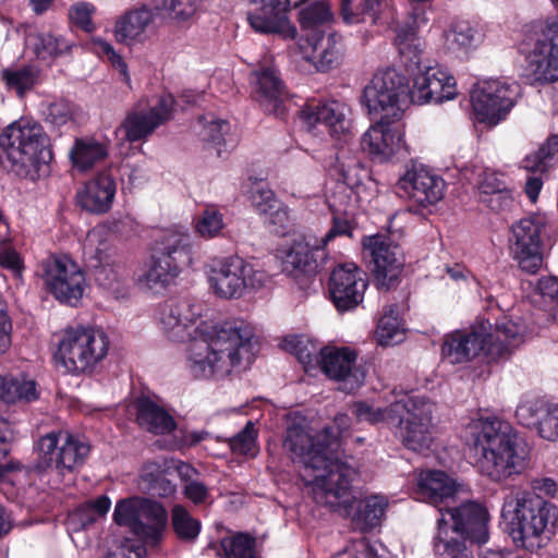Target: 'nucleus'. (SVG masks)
<instances>
[{"instance_id":"1","label":"nucleus","mask_w":558,"mask_h":558,"mask_svg":"<svg viewBox=\"0 0 558 558\" xmlns=\"http://www.w3.org/2000/svg\"><path fill=\"white\" fill-rule=\"evenodd\" d=\"M411 102L410 80L393 68L377 71L363 88L361 104L375 123L361 137V148L372 160L409 154L401 120Z\"/></svg>"},{"instance_id":"2","label":"nucleus","mask_w":558,"mask_h":558,"mask_svg":"<svg viewBox=\"0 0 558 558\" xmlns=\"http://www.w3.org/2000/svg\"><path fill=\"white\" fill-rule=\"evenodd\" d=\"M486 316L463 329L444 336L441 356L450 364H463L483 354L488 361H497L511 354L526 332L521 318L513 319L500 307L494 296L486 299Z\"/></svg>"},{"instance_id":"3","label":"nucleus","mask_w":558,"mask_h":558,"mask_svg":"<svg viewBox=\"0 0 558 558\" xmlns=\"http://www.w3.org/2000/svg\"><path fill=\"white\" fill-rule=\"evenodd\" d=\"M187 347L186 364L196 379L225 376L254 357L253 333L234 323L202 322Z\"/></svg>"},{"instance_id":"4","label":"nucleus","mask_w":558,"mask_h":558,"mask_svg":"<svg viewBox=\"0 0 558 558\" xmlns=\"http://www.w3.org/2000/svg\"><path fill=\"white\" fill-rule=\"evenodd\" d=\"M468 441L481 473L493 482L500 483L526 469L529 452L506 421L494 416L473 422Z\"/></svg>"},{"instance_id":"5","label":"nucleus","mask_w":558,"mask_h":558,"mask_svg":"<svg viewBox=\"0 0 558 558\" xmlns=\"http://www.w3.org/2000/svg\"><path fill=\"white\" fill-rule=\"evenodd\" d=\"M356 475V470L348 462L336 464L327 476L314 482L313 500L349 518L354 531L367 533L381 524L388 501L377 495L356 498L352 490Z\"/></svg>"},{"instance_id":"6","label":"nucleus","mask_w":558,"mask_h":558,"mask_svg":"<svg viewBox=\"0 0 558 558\" xmlns=\"http://www.w3.org/2000/svg\"><path fill=\"white\" fill-rule=\"evenodd\" d=\"M434 403L425 396H405L387 408H374L367 401H356L351 413L357 422H386L409 450L424 452L433 442Z\"/></svg>"},{"instance_id":"7","label":"nucleus","mask_w":558,"mask_h":558,"mask_svg":"<svg viewBox=\"0 0 558 558\" xmlns=\"http://www.w3.org/2000/svg\"><path fill=\"white\" fill-rule=\"evenodd\" d=\"M501 518L514 545L533 554L556 534L558 507L538 494L524 490L505 500Z\"/></svg>"},{"instance_id":"8","label":"nucleus","mask_w":558,"mask_h":558,"mask_svg":"<svg viewBox=\"0 0 558 558\" xmlns=\"http://www.w3.org/2000/svg\"><path fill=\"white\" fill-rule=\"evenodd\" d=\"M53 158L49 138L37 123L14 122L0 134V159L20 178L37 180Z\"/></svg>"},{"instance_id":"9","label":"nucleus","mask_w":558,"mask_h":558,"mask_svg":"<svg viewBox=\"0 0 558 558\" xmlns=\"http://www.w3.org/2000/svg\"><path fill=\"white\" fill-rule=\"evenodd\" d=\"M33 450L36 457L26 466L28 473L64 478L81 471L89 458L92 445L81 434L57 429L41 435Z\"/></svg>"},{"instance_id":"10","label":"nucleus","mask_w":558,"mask_h":558,"mask_svg":"<svg viewBox=\"0 0 558 558\" xmlns=\"http://www.w3.org/2000/svg\"><path fill=\"white\" fill-rule=\"evenodd\" d=\"M333 427H324L312 436L301 424H292L287 428L283 447L300 460L305 469L318 472L314 475V482L319 476H327L336 464H344L342 452Z\"/></svg>"},{"instance_id":"11","label":"nucleus","mask_w":558,"mask_h":558,"mask_svg":"<svg viewBox=\"0 0 558 558\" xmlns=\"http://www.w3.org/2000/svg\"><path fill=\"white\" fill-rule=\"evenodd\" d=\"M109 338L95 327H69L58 343L56 360L73 375L90 374L108 354Z\"/></svg>"},{"instance_id":"12","label":"nucleus","mask_w":558,"mask_h":558,"mask_svg":"<svg viewBox=\"0 0 558 558\" xmlns=\"http://www.w3.org/2000/svg\"><path fill=\"white\" fill-rule=\"evenodd\" d=\"M192 264L190 236L171 232L157 242L151 254L149 267L141 278L150 290L165 289L174 279L182 266Z\"/></svg>"},{"instance_id":"13","label":"nucleus","mask_w":558,"mask_h":558,"mask_svg":"<svg viewBox=\"0 0 558 558\" xmlns=\"http://www.w3.org/2000/svg\"><path fill=\"white\" fill-rule=\"evenodd\" d=\"M361 244L377 289L385 292L396 289L405 265L402 247L380 233L363 236Z\"/></svg>"},{"instance_id":"14","label":"nucleus","mask_w":558,"mask_h":558,"mask_svg":"<svg viewBox=\"0 0 558 558\" xmlns=\"http://www.w3.org/2000/svg\"><path fill=\"white\" fill-rule=\"evenodd\" d=\"M38 275L46 291L61 304L76 306L82 300L85 274L68 255L50 254L39 263Z\"/></svg>"},{"instance_id":"15","label":"nucleus","mask_w":558,"mask_h":558,"mask_svg":"<svg viewBox=\"0 0 558 558\" xmlns=\"http://www.w3.org/2000/svg\"><path fill=\"white\" fill-rule=\"evenodd\" d=\"M520 85L500 80H488L477 84L471 92L474 119L489 128L507 120L520 96Z\"/></svg>"},{"instance_id":"16","label":"nucleus","mask_w":558,"mask_h":558,"mask_svg":"<svg viewBox=\"0 0 558 558\" xmlns=\"http://www.w3.org/2000/svg\"><path fill=\"white\" fill-rule=\"evenodd\" d=\"M306 0H250L252 8L246 20L255 33L275 35L281 39H295L296 27L289 20L291 8H296Z\"/></svg>"},{"instance_id":"17","label":"nucleus","mask_w":558,"mask_h":558,"mask_svg":"<svg viewBox=\"0 0 558 558\" xmlns=\"http://www.w3.org/2000/svg\"><path fill=\"white\" fill-rule=\"evenodd\" d=\"M558 11V0H550ZM535 43L526 56V69L539 83L558 81V21L534 25Z\"/></svg>"},{"instance_id":"18","label":"nucleus","mask_w":558,"mask_h":558,"mask_svg":"<svg viewBox=\"0 0 558 558\" xmlns=\"http://www.w3.org/2000/svg\"><path fill=\"white\" fill-rule=\"evenodd\" d=\"M545 225L539 218H522L511 228L509 247L519 268L534 275L543 266V240Z\"/></svg>"},{"instance_id":"19","label":"nucleus","mask_w":558,"mask_h":558,"mask_svg":"<svg viewBox=\"0 0 558 558\" xmlns=\"http://www.w3.org/2000/svg\"><path fill=\"white\" fill-rule=\"evenodd\" d=\"M367 287L366 272L353 263L336 266L327 282L329 300L339 313L351 312L360 306Z\"/></svg>"},{"instance_id":"20","label":"nucleus","mask_w":558,"mask_h":558,"mask_svg":"<svg viewBox=\"0 0 558 558\" xmlns=\"http://www.w3.org/2000/svg\"><path fill=\"white\" fill-rule=\"evenodd\" d=\"M356 352L349 347H324L316 362L326 377L340 383L341 391L352 393L364 384L367 374L363 366L356 365Z\"/></svg>"},{"instance_id":"21","label":"nucleus","mask_w":558,"mask_h":558,"mask_svg":"<svg viewBox=\"0 0 558 558\" xmlns=\"http://www.w3.org/2000/svg\"><path fill=\"white\" fill-rule=\"evenodd\" d=\"M448 530L470 542L482 546L489 541L490 514L487 507L478 501L468 500L459 506L446 508Z\"/></svg>"},{"instance_id":"22","label":"nucleus","mask_w":558,"mask_h":558,"mask_svg":"<svg viewBox=\"0 0 558 558\" xmlns=\"http://www.w3.org/2000/svg\"><path fill=\"white\" fill-rule=\"evenodd\" d=\"M350 108L335 99H310L298 110V116L310 129L317 124L327 128L331 137L348 141L352 120Z\"/></svg>"},{"instance_id":"23","label":"nucleus","mask_w":558,"mask_h":558,"mask_svg":"<svg viewBox=\"0 0 558 558\" xmlns=\"http://www.w3.org/2000/svg\"><path fill=\"white\" fill-rule=\"evenodd\" d=\"M328 260L326 246L322 241L312 236H299L293 239L284 251L282 259L283 270L291 276L303 275L314 278L320 272Z\"/></svg>"},{"instance_id":"24","label":"nucleus","mask_w":558,"mask_h":558,"mask_svg":"<svg viewBox=\"0 0 558 558\" xmlns=\"http://www.w3.org/2000/svg\"><path fill=\"white\" fill-rule=\"evenodd\" d=\"M254 97L266 114L284 120L290 109V97L278 72L269 66L252 73Z\"/></svg>"},{"instance_id":"25","label":"nucleus","mask_w":558,"mask_h":558,"mask_svg":"<svg viewBox=\"0 0 558 558\" xmlns=\"http://www.w3.org/2000/svg\"><path fill=\"white\" fill-rule=\"evenodd\" d=\"M253 267L244 258L233 255L220 259L211 269L210 287L225 299L240 298L251 282Z\"/></svg>"},{"instance_id":"26","label":"nucleus","mask_w":558,"mask_h":558,"mask_svg":"<svg viewBox=\"0 0 558 558\" xmlns=\"http://www.w3.org/2000/svg\"><path fill=\"white\" fill-rule=\"evenodd\" d=\"M396 187L401 196L414 201L421 207H427L444 197L446 183L441 177L424 167H413L398 180Z\"/></svg>"},{"instance_id":"27","label":"nucleus","mask_w":558,"mask_h":558,"mask_svg":"<svg viewBox=\"0 0 558 558\" xmlns=\"http://www.w3.org/2000/svg\"><path fill=\"white\" fill-rule=\"evenodd\" d=\"M413 104H440L453 99L457 95L456 80L439 66H429L413 78L411 88Z\"/></svg>"},{"instance_id":"28","label":"nucleus","mask_w":558,"mask_h":558,"mask_svg":"<svg viewBox=\"0 0 558 558\" xmlns=\"http://www.w3.org/2000/svg\"><path fill=\"white\" fill-rule=\"evenodd\" d=\"M201 315L198 306L190 300H169L160 308V325L166 337L175 342L190 339V328Z\"/></svg>"},{"instance_id":"29","label":"nucleus","mask_w":558,"mask_h":558,"mask_svg":"<svg viewBox=\"0 0 558 558\" xmlns=\"http://www.w3.org/2000/svg\"><path fill=\"white\" fill-rule=\"evenodd\" d=\"M171 108L166 98H160L158 105L148 110L133 109L129 111L121 123L124 138L129 143L146 141L155 130L170 119Z\"/></svg>"},{"instance_id":"30","label":"nucleus","mask_w":558,"mask_h":558,"mask_svg":"<svg viewBox=\"0 0 558 558\" xmlns=\"http://www.w3.org/2000/svg\"><path fill=\"white\" fill-rule=\"evenodd\" d=\"M135 424L153 435H169L177 429L174 417L146 395L135 397L128 407Z\"/></svg>"},{"instance_id":"31","label":"nucleus","mask_w":558,"mask_h":558,"mask_svg":"<svg viewBox=\"0 0 558 558\" xmlns=\"http://www.w3.org/2000/svg\"><path fill=\"white\" fill-rule=\"evenodd\" d=\"M514 186L501 172L485 169L478 181L480 202L495 213L511 210L514 205Z\"/></svg>"},{"instance_id":"32","label":"nucleus","mask_w":558,"mask_h":558,"mask_svg":"<svg viewBox=\"0 0 558 558\" xmlns=\"http://www.w3.org/2000/svg\"><path fill=\"white\" fill-rule=\"evenodd\" d=\"M117 183L109 172H99L87 181L83 191L77 193V202L82 209L92 214H106L113 204Z\"/></svg>"},{"instance_id":"33","label":"nucleus","mask_w":558,"mask_h":558,"mask_svg":"<svg viewBox=\"0 0 558 558\" xmlns=\"http://www.w3.org/2000/svg\"><path fill=\"white\" fill-rule=\"evenodd\" d=\"M154 22L153 10L146 5L126 11L114 24V38L120 44L144 43L146 29Z\"/></svg>"},{"instance_id":"34","label":"nucleus","mask_w":558,"mask_h":558,"mask_svg":"<svg viewBox=\"0 0 558 558\" xmlns=\"http://www.w3.org/2000/svg\"><path fill=\"white\" fill-rule=\"evenodd\" d=\"M252 205L264 217L265 223L275 227L277 234H286L289 227V211L282 202L276 198L270 190H257L252 193Z\"/></svg>"},{"instance_id":"35","label":"nucleus","mask_w":558,"mask_h":558,"mask_svg":"<svg viewBox=\"0 0 558 558\" xmlns=\"http://www.w3.org/2000/svg\"><path fill=\"white\" fill-rule=\"evenodd\" d=\"M142 520L140 537L151 545H159L169 524V513L166 507L154 499L143 497Z\"/></svg>"},{"instance_id":"36","label":"nucleus","mask_w":558,"mask_h":558,"mask_svg":"<svg viewBox=\"0 0 558 558\" xmlns=\"http://www.w3.org/2000/svg\"><path fill=\"white\" fill-rule=\"evenodd\" d=\"M473 545L448 530L447 518L437 520V534L434 537V550L439 558H473Z\"/></svg>"},{"instance_id":"37","label":"nucleus","mask_w":558,"mask_h":558,"mask_svg":"<svg viewBox=\"0 0 558 558\" xmlns=\"http://www.w3.org/2000/svg\"><path fill=\"white\" fill-rule=\"evenodd\" d=\"M108 155L107 144L94 137H76L70 150V160L76 170L84 172L102 162Z\"/></svg>"},{"instance_id":"38","label":"nucleus","mask_w":558,"mask_h":558,"mask_svg":"<svg viewBox=\"0 0 558 558\" xmlns=\"http://www.w3.org/2000/svg\"><path fill=\"white\" fill-rule=\"evenodd\" d=\"M39 398L37 384L24 375L0 376V400L7 404L31 403Z\"/></svg>"},{"instance_id":"39","label":"nucleus","mask_w":558,"mask_h":558,"mask_svg":"<svg viewBox=\"0 0 558 558\" xmlns=\"http://www.w3.org/2000/svg\"><path fill=\"white\" fill-rule=\"evenodd\" d=\"M418 493L432 505H439L456 493L454 482L444 472L430 470L421 475Z\"/></svg>"},{"instance_id":"40","label":"nucleus","mask_w":558,"mask_h":558,"mask_svg":"<svg viewBox=\"0 0 558 558\" xmlns=\"http://www.w3.org/2000/svg\"><path fill=\"white\" fill-rule=\"evenodd\" d=\"M170 527L179 543L191 546L197 542L203 525L185 506L177 504L170 511Z\"/></svg>"},{"instance_id":"41","label":"nucleus","mask_w":558,"mask_h":558,"mask_svg":"<svg viewBox=\"0 0 558 558\" xmlns=\"http://www.w3.org/2000/svg\"><path fill=\"white\" fill-rule=\"evenodd\" d=\"M205 549L215 550L218 557L257 558L256 537L246 532H238L231 537H225L219 544L211 542Z\"/></svg>"},{"instance_id":"42","label":"nucleus","mask_w":558,"mask_h":558,"mask_svg":"<svg viewBox=\"0 0 558 558\" xmlns=\"http://www.w3.org/2000/svg\"><path fill=\"white\" fill-rule=\"evenodd\" d=\"M141 485L150 495L168 498L175 494L177 484L168 478V473L160 464L147 462L141 473Z\"/></svg>"},{"instance_id":"43","label":"nucleus","mask_w":558,"mask_h":558,"mask_svg":"<svg viewBox=\"0 0 558 558\" xmlns=\"http://www.w3.org/2000/svg\"><path fill=\"white\" fill-rule=\"evenodd\" d=\"M477 31L468 21L452 22L444 33L445 48L457 56L468 54L475 47Z\"/></svg>"},{"instance_id":"44","label":"nucleus","mask_w":558,"mask_h":558,"mask_svg":"<svg viewBox=\"0 0 558 558\" xmlns=\"http://www.w3.org/2000/svg\"><path fill=\"white\" fill-rule=\"evenodd\" d=\"M143 497L119 499L114 506L112 520L119 526L128 527L131 533L141 535Z\"/></svg>"},{"instance_id":"45","label":"nucleus","mask_w":558,"mask_h":558,"mask_svg":"<svg viewBox=\"0 0 558 558\" xmlns=\"http://www.w3.org/2000/svg\"><path fill=\"white\" fill-rule=\"evenodd\" d=\"M40 70L32 64L15 69H4L2 81L10 90H14L22 98L39 84Z\"/></svg>"},{"instance_id":"46","label":"nucleus","mask_w":558,"mask_h":558,"mask_svg":"<svg viewBox=\"0 0 558 558\" xmlns=\"http://www.w3.org/2000/svg\"><path fill=\"white\" fill-rule=\"evenodd\" d=\"M558 134L547 137L538 149L523 159L524 168L530 172H547L557 161Z\"/></svg>"},{"instance_id":"47","label":"nucleus","mask_w":558,"mask_h":558,"mask_svg":"<svg viewBox=\"0 0 558 558\" xmlns=\"http://www.w3.org/2000/svg\"><path fill=\"white\" fill-rule=\"evenodd\" d=\"M111 508V499L107 495H100L96 499H89L81 504L73 513V521H76L81 529L86 530L105 518Z\"/></svg>"},{"instance_id":"48","label":"nucleus","mask_w":558,"mask_h":558,"mask_svg":"<svg viewBox=\"0 0 558 558\" xmlns=\"http://www.w3.org/2000/svg\"><path fill=\"white\" fill-rule=\"evenodd\" d=\"M550 405L541 398H532L521 401L515 409L518 423L527 428H535L539 435L541 423Z\"/></svg>"},{"instance_id":"49","label":"nucleus","mask_w":558,"mask_h":558,"mask_svg":"<svg viewBox=\"0 0 558 558\" xmlns=\"http://www.w3.org/2000/svg\"><path fill=\"white\" fill-rule=\"evenodd\" d=\"M389 19V4L387 0H360L349 17L348 24H359L369 21L380 24Z\"/></svg>"},{"instance_id":"50","label":"nucleus","mask_w":558,"mask_h":558,"mask_svg":"<svg viewBox=\"0 0 558 558\" xmlns=\"http://www.w3.org/2000/svg\"><path fill=\"white\" fill-rule=\"evenodd\" d=\"M336 167L343 183L350 187L360 185L367 174V169L362 161L356 157L348 156V151L343 148L338 153Z\"/></svg>"},{"instance_id":"51","label":"nucleus","mask_w":558,"mask_h":558,"mask_svg":"<svg viewBox=\"0 0 558 558\" xmlns=\"http://www.w3.org/2000/svg\"><path fill=\"white\" fill-rule=\"evenodd\" d=\"M258 432L252 421L229 439V447L233 453L241 456H255L257 450Z\"/></svg>"},{"instance_id":"52","label":"nucleus","mask_w":558,"mask_h":558,"mask_svg":"<svg viewBox=\"0 0 558 558\" xmlns=\"http://www.w3.org/2000/svg\"><path fill=\"white\" fill-rule=\"evenodd\" d=\"M415 40L416 36L412 29L402 28L397 33L395 45L405 64L409 62L411 65L418 68L421 64L422 50L418 48V45L415 44Z\"/></svg>"},{"instance_id":"53","label":"nucleus","mask_w":558,"mask_h":558,"mask_svg":"<svg viewBox=\"0 0 558 558\" xmlns=\"http://www.w3.org/2000/svg\"><path fill=\"white\" fill-rule=\"evenodd\" d=\"M332 19L328 5L320 2L312 3L303 8L299 13V23L302 29H316Z\"/></svg>"},{"instance_id":"54","label":"nucleus","mask_w":558,"mask_h":558,"mask_svg":"<svg viewBox=\"0 0 558 558\" xmlns=\"http://www.w3.org/2000/svg\"><path fill=\"white\" fill-rule=\"evenodd\" d=\"M0 268L9 271L15 279L23 278L24 257L9 241L0 242Z\"/></svg>"},{"instance_id":"55","label":"nucleus","mask_w":558,"mask_h":558,"mask_svg":"<svg viewBox=\"0 0 558 558\" xmlns=\"http://www.w3.org/2000/svg\"><path fill=\"white\" fill-rule=\"evenodd\" d=\"M225 227L223 215L215 209H205L196 222V231L204 239L219 235Z\"/></svg>"},{"instance_id":"56","label":"nucleus","mask_w":558,"mask_h":558,"mask_svg":"<svg viewBox=\"0 0 558 558\" xmlns=\"http://www.w3.org/2000/svg\"><path fill=\"white\" fill-rule=\"evenodd\" d=\"M96 8L88 2H77L69 10L70 22L85 33H93L96 26L92 20Z\"/></svg>"},{"instance_id":"57","label":"nucleus","mask_w":558,"mask_h":558,"mask_svg":"<svg viewBox=\"0 0 558 558\" xmlns=\"http://www.w3.org/2000/svg\"><path fill=\"white\" fill-rule=\"evenodd\" d=\"M283 348L291 354L295 355L298 361L307 371V367L313 366V362L317 356L308 349L305 339L301 336H290L283 340Z\"/></svg>"},{"instance_id":"58","label":"nucleus","mask_w":558,"mask_h":558,"mask_svg":"<svg viewBox=\"0 0 558 558\" xmlns=\"http://www.w3.org/2000/svg\"><path fill=\"white\" fill-rule=\"evenodd\" d=\"M229 130V123L225 120H215L207 123L203 130V141L211 144L220 156L222 147L226 146L225 134Z\"/></svg>"},{"instance_id":"59","label":"nucleus","mask_w":558,"mask_h":558,"mask_svg":"<svg viewBox=\"0 0 558 558\" xmlns=\"http://www.w3.org/2000/svg\"><path fill=\"white\" fill-rule=\"evenodd\" d=\"M165 8L170 19L185 22L194 16L197 10V0H166Z\"/></svg>"},{"instance_id":"60","label":"nucleus","mask_w":558,"mask_h":558,"mask_svg":"<svg viewBox=\"0 0 558 558\" xmlns=\"http://www.w3.org/2000/svg\"><path fill=\"white\" fill-rule=\"evenodd\" d=\"M536 294L541 296L544 303L558 306V278L548 276L537 280L535 288Z\"/></svg>"},{"instance_id":"61","label":"nucleus","mask_w":558,"mask_h":558,"mask_svg":"<svg viewBox=\"0 0 558 558\" xmlns=\"http://www.w3.org/2000/svg\"><path fill=\"white\" fill-rule=\"evenodd\" d=\"M72 118V109L68 101H56L48 106L46 120L54 126H62Z\"/></svg>"},{"instance_id":"62","label":"nucleus","mask_w":558,"mask_h":558,"mask_svg":"<svg viewBox=\"0 0 558 558\" xmlns=\"http://www.w3.org/2000/svg\"><path fill=\"white\" fill-rule=\"evenodd\" d=\"M539 437L548 441H558V404H553L543 418Z\"/></svg>"},{"instance_id":"63","label":"nucleus","mask_w":558,"mask_h":558,"mask_svg":"<svg viewBox=\"0 0 558 558\" xmlns=\"http://www.w3.org/2000/svg\"><path fill=\"white\" fill-rule=\"evenodd\" d=\"M400 327V323L397 316H393V310L390 308L389 313L385 314L379 318L377 324V333L381 341L389 342L393 340Z\"/></svg>"},{"instance_id":"64","label":"nucleus","mask_w":558,"mask_h":558,"mask_svg":"<svg viewBox=\"0 0 558 558\" xmlns=\"http://www.w3.org/2000/svg\"><path fill=\"white\" fill-rule=\"evenodd\" d=\"M183 495L186 499L198 506L206 502L209 497V490L204 483L190 481L183 487Z\"/></svg>"}]
</instances>
